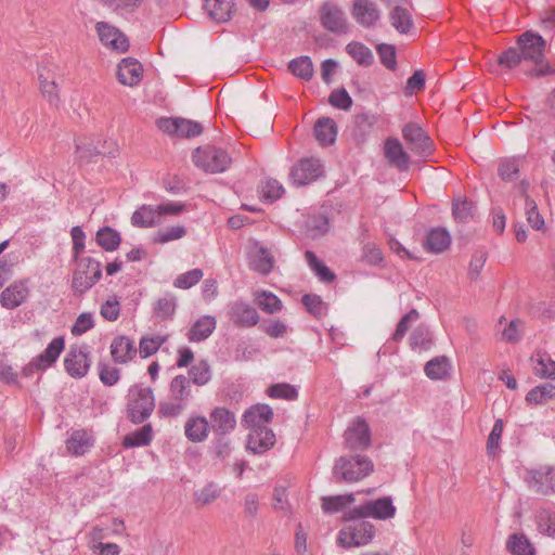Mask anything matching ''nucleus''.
<instances>
[{
	"label": "nucleus",
	"mask_w": 555,
	"mask_h": 555,
	"mask_svg": "<svg viewBox=\"0 0 555 555\" xmlns=\"http://www.w3.org/2000/svg\"><path fill=\"white\" fill-rule=\"evenodd\" d=\"M170 400L159 403L158 413L164 417L180 415L192 399L190 378L185 375H177L169 385Z\"/></svg>",
	"instance_id": "obj_1"
},
{
	"label": "nucleus",
	"mask_w": 555,
	"mask_h": 555,
	"mask_svg": "<svg viewBox=\"0 0 555 555\" xmlns=\"http://www.w3.org/2000/svg\"><path fill=\"white\" fill-rule=\"evenodd\" d=\"M374 469L370 457L362 454L340 456L333 468L337 481L356 482L369 476Z\"/></svg>",
	"instance_id": "obj_2"
},
{
	"label": "nucleus",
	"mask_w": 555,
	"mask_h": 555,
	"mask_svg": "<svg viewBox=\"0 0 555 555\" xmlns=\"http://www.w3.org/2000/svg\"><path fill=\"white\" fill-rule=\"evenodd\" d=\"M155 398L150 387L133 385L128 390V418L135 424L143 423L154 411Z\"/></svg>",
	"instance_id": "obj_3"
},
{
	"label": "nucleus",
	"mask_w": 555,
	"mask_h": 555,
	"mask_svg": "<svg viewBox=\"0 0 555 555\" xmlns=\"http://www.w3.org/2000/svg\"><path fill=\"white\" fill-rule=\"evenodd\" d=\"M196 167L209 173L225 171L231 165V157L221 147L205 145L197 147L193 153Z\"/></svg>",
	"instance_id": "obj_4"
},
{
	"label": "nucleus",
	"mask_w": 555,
	"mask_h": 555,
	"mask_svg": "<svg viewBox=\"0 0 555 555\" xmlns=\"http://www.w3.org/2000/svg\"><path fill=\"white\" fill-rule=\"evenodd\" d=\"M397 512L390 496H383L376 500H370L366 503L350 509L345 516L346 520H357L362 518H374L386 520L395 517Z\"/></svg>",
	"instance_id": "obj_5"
},
{
	"label": "nucleus",
	"mask_w": 555,
	"mask_h": 555,
	"mask_svg": "<svg viewBox=\"0 0 555 555\" xmlns=\"http://www.w3.org/2000/svg\"><path fill=\"white\" fill-rule=\"evenodd\" d=\"M102 276L100 261L85 257L78 261L73 274L72 287L75 293L83 294L90 289Z\"/></svg>",
	"instance_id": "obj_6"
},
{
	"label": "nucleus",
	"mask_w": 555,
	"mask_h": 555,
	"mask_svg": "<svg viewBox=\"0 0 555 555\" xmlns=\"http://www.w3.org/2000/svg\"><path fill=\"white\" fill-rule=\"evenodd\" d=\"M375 534L373 524L366 520L354 521L340 529L337 542L344 547L362 546L370 543Z\"/></svg>",
	"instance_id": "obj_7"
},
{
	"label": "nucleus",
	"mask_w": 555,
	"mask_h": 555,
	"mask_svg": "<svg viewBox=\"0 0 555 555\" xmlns=\"http://www.w3.org/2000/svg\"><path fill=\"white\" fill-rule=\"evenodd\" d=\"M323 175L320 159L307 157L298 160L289 171V180L294 185L304 186L317 181Z\"/></svg>",
	"instance_id": "obj_8"
},
{
	"label": "nucleus",
	"mask_w": 555,
	"mask_h": 555,
	"mask_svg": "<svg viewBox=\"0 0 555 555\" xmlns=\"http://www.w3.org/2000/svg\"><path fill=\"white\" fill-rule=\"evenodd\" d=\"M524 478L529 489L538 494L555 493V468L552 466L527 469Z\"/></svg>",
	"instance_id": "obj_9"
},
{
	"label": "nucleus",
	"mask_w": 555,
	"mask_h": 555,
	"mask_svg": "<svg viewBox=\"0 0 555 555\" xmlns=\"http://www.w3.org/2000/svg\"><path fill=\"white\" fill-rule=\"evenodd\" d=\"M157 127L164 133L179 138H194L203 132V126L199 122L181 117L159 118Z\"/></svg>",
	"instance_id": "obj_10"
},
{
	"label": "nucleus",
	"mask_w": 555,
	"mask_h": 555,
	"mask_svg": "<svg viewBox=\"0 0 555 555\" xmlns=\"http://www.w3.org/2000/svg\"><path fill=\"white\" fill-rule=\"evenodd\" d=\"M345 446L351 451H363L371 444V430L362 417L354 418L344 434Z\"/></svg>",
	"instance_id": "obj_11"
},
{
	"label": "nucleus",
	"mask_w": 555,
	"mask_h": 555,
	"mask_svg": "<svg viewBox=\"0 0 555 555\" xmlns=\"http://www.w3.org/2000/svg\"><path fill=\"white\" fill-rule=\"evenodd\" d=\"M402 135L409 149L418 157L426 158L431 154V140L418 125L413 122L405 125Z\"/></svg>",
	"instance_id": "obj_12"
},
{
	"label": "nucleus",
	"mask_w": 555,
	"mask_h": 555,
	"mask_svg": "<svg viewBox=\"0 0 555 555\" xmlns=\"http://www.w3.org/2000/svg\"><path fill=\"white\" fill-rule=\"evenodd\" d=\"M517 46L524 61H530L534 64L543 62L546 42L540 35L528 30L518 37Z\"/></svg>",
	"instance_id": "obj_13"
},
{
	"label": "nucleus",
	"mask_w": 555,
	"mask_h": 555,
	"mask_svg": "<svg viewBox=\"0 0 555 555\" xmlns=\"http://www.w3.org/2000/svg\"><path fill=\"white\" fill-rule=\"evenodd\" d=\"M321 25L334 34H345L348 30L345 12L336 3L326 1L320 8Z\"/></svg>",
	"instance_id": "obj_14"
},
{
	"label": "nucleus",
	"mask_w": 555,
	"mask_h": 555,
	"mask_svg": "<svg viewBox=\"0 0 555 555\" xmlns=\"http://www.w3.org/2000/svg\"><path fill=\"white\" fill-rule=\"evenodd\" d=\"M117 146L114 141H104L101 146L94 145L92 141H78L76 143V158L81 164H89L93 157L103 156H115Z\"/></svg>",
	"instance_id": "obj_15"
},
{
	"label": "nucleus",
	"mask_w": 555,
	"mask_h": 555,
	"mask_svg": "<svg viewBox=\"0 0 555 555\" xmlns=\"http://www.w3.org/2000/svg\"><path fill=\"white\" fill-rule=\"evenodd\" d=\"M91 365L89 352L80 347H70L65 359L64 366L66 372L75 378L83 377Z\"/></svg>",
	"instance_id": "obj_16"
},
{
	"label": "nucleus",
	"mask_w": 555,
	"mask_h": 555,
	"mask_svg": "<svg viewBox=\"0 0 555 555\" xmlns=\"http://www.w3.org/2000/svg\"><path fill=\"white\" fill-rule=\"evenodd\" d=\"M249 268L262 275H268L274 266V257L270 249L254 242L248 250Z\"/></svg>",
	"instance_id": "obj_17"
},
{
	"label": "nucleus",
	"mask_w": 555,
	"mask_h": 555,
	"mask_svg": "<svg viewBox=\"0 0 555 555\" xmlns=\"http://www.w3.org/2000/svg\"><path fill=\"white\" fill-rule=\"evenodd\" d=\"M351 14L356 22L365 28L374 27L380 18L377 4L371 0H354Z\"/></svg>",
	"instance_id": "obj_18"
},
{
	"label": "nucleus",
	"mask_w": 555,
	"mask_h": 555,
	"mask_svg": "<svg viewBox=\"0 0 555 555\" xmlns=\"http://www.w3.org/2000/svg\"><path fill=\"white\" fill-rule=\"evenodd\" d=\"M95 29L98 31L99 38L101 42L112 48L113 50L125 52L127 51L129 44L128 40L124 34H121L116 27L105 23L98 22L95 25Z\"/></svg>",
	"instance_id": "obj_19"
},
{
	"label": "nucleus",
	"mask_w": 555,
	"mask_h": 555,
	"mask_svg": "<svg viewBox=\"0 0 555 555\" xmlns=\"http://www.w3.org/2000/svg\"><path fill=\"white\" fill-rule=\"evenodd\" d=\"M273 417V410L268 404H256L245 411L242 424L247 428L259 429L268 428L266 424L270 423Z\"/></svg>",
	"instance_id": "obj_20"
},
{
	"label": "nucleus",
	"mask_w": 555,
	"mask_h": 555,
	"mask_svg": "<svg viewBox=\"0 0 555 555\" xmlns=\"http://www.w3.org/2000/svg\"><path fill=\"white\" fill-rule=\"evenodd\" d=\"M109 349L113 360L119 364H125L131 361L138 351L134 341L126 335L114 337Z\"/></svg>",
	"instance_id": "obj_21"
},
{
	"label": "nucleus",
	"mask_w": 555,
	"mask_h": 555,
	"mask_svg": "<svg viewBox=\"0 0 555 555\" xmlns=\"http://www.w3.org/2000/svg\"><path fill=\"white\" fill-rule=\"evenodd\" d=\"M230 319L238 326H254L259 321L258 312L254 307L244 301H235L230 307Z\"/></svg>",
	"instance_id": "obj_22"
},
{
	"label": "nucleus",
	"mask_w": 555,
	"mask_h": 555,
	"mask_svg": "<svg viewBox=\"0 0 555 555\" xmlns=\"http://www.w3.org/2000/svg\"><path fill=\"white\" fill-rule=\"evenodd\" d=\"M275 443V435L269 428H259L250 431L246 448L255 454H261L270 450Z\"/></svg>",
	"instance_id": "obj_23"
},
{
	"label": "nucleus",
	"mask_w": 555,
	"mask_h": 555,
	"mask_svg": "<svg viewBox=\"0 0 555 555\" xmlns=\"http://www.w3.org/2000/svg\"><path fill=\"white\" fill-rule=\"evenodd\" d=\"M212 430L218 436L229 435L236 426L235 415L225 408H216L210 413Z\"/></svg>",
	"instance_id": "obj_24"
},
{
	"label": "nucleus",
	"mask_w": 555,
	"mask_h": 555,
	"mask_svg": "<svg viewBox=\"0 0 555 555\" xmlns=\"http://www.w3.org/2000/svg\"><path fill=\"white\" fill-rule=\"evenodd\" d=\"M142 65L134 59H124L117 68V77L120 83L125 86L137 85L142 77Z\"/></svg>",
	"instance_id": "obj_25"
},
{
	"label": "nucleus",
	"mask_w": 555,
	"mask_h": 555,
	"mask_svg": "<svg viewBox=\"0 0 555 555\" xmlns=\"http://www.w3.org/2000/svg\"><path fill=\"white\" fill-rule=\"evenodd\" d=\"M384 151L390 165L397 167L401 171L409 168L410 157L398 139H387Z\"/></svg>",
	"instance_id": "obj_26"
},
{
	"label": "nucleus",
	"mask_w": 555,
	"mask_h": 555,
	"mask_svg": "<svg viewBox=\"0 0 555 555\" xmlns=\"http://www.w3.org/2000/svg\"><path fill=\"white\" fill-rule=\"evenodd\" d=\"M29 294L24 282H15L7 287L0 297L1 305L7 309H14L21 306Z\"/></svg>",
	"instance_id": "obj_27"
},
{
	"label": "nucleus",
	"mask_w": 555,
	"mask_h": 555,
	"mask_svg": "<svg viewBox=\"0 0 555 555\" xmlns=\"http://www.w3.org/2000/svg\"><path fill=\"white\" fill-rule=\"evenodd\" d=\"M233 0H205L204 9L217 23H225L233 14Z\"/></svg>",
	"instance_id": "obj_28"
},
{
	"label": "nucleus",
	"mask_w": 555,
	"mask_h": 555,
	"mask_svg": "<svg viewBox=\"0 0 555 555\" xmlns=\"http://www.w3.org/2000/svg\"><path fill=\"white\" fill-rule=\"evenodd\" d=\"M210 425L205 416H192L184 426V435L192 442H203L207 439Z\"/></svg>",
	"instance_id": "obj_29"
},
{
	"label": "nucleus",
	"mask_w": 555,
	"mask_h": 555,
	"mask_svg": "<svg viewBox=\"0 0 555 555\" xmlns=\"http://www.w3.org/2000/svg\"><path fill=\"white\" fill-rule=\"evenodd\" d=\"M217 325L216 318L212 315H204L199 318L189 330L188 338L192 343H199L207 339Z\"/></svg>",
	"instance_id": "obj_30"
},
{
	"label": "nucleus",
	"mask_w": 555,
	"mask_h": 555,
	"mask_svg": "<svg viewBox=\"0 0 555 555\" xmlns=\"http://www.w3.org/2000/svg\"><path fill=\"white\" fill-rule=\"evenodd\" d=\"M64 347L65 340L62 336L53 338L44 351L35 358L36 363L39 364V369L46 370L55 363L64 350Z\"/></svg>",
	"instance_id": "obj_31"
},
{
	"label": "nucleus",
	"mask_w": 555,
	"mask_h": 555,
	"mask_svg": "<svg viewBox=\"0 0 555 555\" xmlns=\"http://www.w3.org/2000/svg\"><path fill=\"white\" fill-rule=\"evenodd\" d=\"M93 444L91 435L83 430H75L66 441V448L73 455L85 454Z\"/></svg>",
	"instance_id": "obj_32"
},
{
	"label": "nucleus",
	"mask_w": 555,
	"mask_h": 555,
	"mask_svg": "<svg viewBox=\"0 0 555 555\" xmlns=\"http://www.w3.org/2000/svg\"><path fill=\"white\" fill-rule=\"evenodd\" d=\"M314 135L322 145H331L335 142L337 135V126L330 117L318 119L314 125Z\"/></svg>",
	"instance_id": "obj_33"
},
{
	"label": "nucleus",
	"mask_w": 555,
	"mask_h": 555,
	"mask_svg": "<svg viewBox=\"0 0 555 555\" xmlns=\"http://www.w3.org/2000/svg\"><path fill=\"white\" fill-rule=\"evenodd\" d=\"M528 183L522 181L519 184V190L525 198V212L527 216L528 223L535 230H541L544 225V219L538 210L537 203L534 199L527 195Z\"/></svg>",
	"instance_id": "obj_34"
},
{
	"label": "nucleus",
	"mask_w": 555,
	"mask_h": 555,
	"mask_svg": "<svg viewBox=\"0 0 555 555\" xmlns=\"http://www.w3.org/2000/svg\"><path fill=\"white\" fill-rule=\"evenodd\" d=\"M451 363L448 357L440 356L429 360L425 367V374L433 380L443 379L450 374Z\"/></svg>",
	"instance_id": "obj_35"
},
{
	"label": "nucleus",
	"mask_w": 555,
	"mask_h": 555,
	"mask_svg": "<svg viewBox=\"0 0 555 555\" xmlns=\"http://www.w3.org/2000/svg\"><path fill=\"white\" fill-rule=\"evenodd\" d=\"M159 221L157 208L150 205H142L131 217V223L139 228H151Z\"/></svg>",
	"instance_id": "obj_36"
},
{
	"label": "nucleus",
	"mask_w": 555,
	"mask_h": 555,
	"mask_svg": "<svg viewBox=\"0 0 555 555\" xmlns=\"http://www.w3.org/2000/svg\"><path fill=\"white\" fill-rule=\"evenodd\" d=\"M153 438V428L152 425L146 424L141 428L126 435L122 440V446L125 448H135L147 446Z\"/></svg>",
	"instance_id": "obj_37"
},
{
	"label": "nucleus",
	"mask_w": 555,
	"mask_h": 555,
	"mask_svg": "<svg viewBox=\"0 0 555 555\" xmlns=\"http://www.w3.org/2000/svg\"><path fill=\"white\" fill-rule=\"evenodd\" d=\"M255 302L262 311L269 314L280 312L283 308L280 298L269 291H257L255 293Z\"/></svg>",
	"instance_id": "obj_38"
},
{
	"label": "nucleus",
	"mask_w": 555,
	"mask_h": 555,
	"mask_svg": "<svg viewBox=\"0 0 555 555\" xmlns=\"http://www.w3.org/2000/svg\"><path fill=\"white\" fill-rule=\"evenodd\" d=\"M555 399V384L545 383L532 388L526 396L530 404L541 405Z\"/></svg>",
	"instance_id": "obj_39"
},
{
	"label": "nucleus",
	"mask_w": 555,
	"mask_h": 555,
	"mask_svg": "<svg viewBox=\"0 0 555 555\" xmlns=\"http://www.w3.org/2000/svg\"><path fill=\"white\" fill-rule=\"evenodd\" d=\"M391 25L400 33L408 34L413 27L411 13L408 9L396 5L389 14Z\"/></svg>",
	"instance_id": "obj_40"
},
{
	"label": "nucleus",
	"mask_w": 555,
	"mask_h": 555,
	"mask_svg": "<svg viewBox=\"0 0 555 555\" xmlns=\"http://www.w3.org/2000/svg\"><path fill=\"white\" fill-rule=\"evenodd\" d=\"M289 72L297 78L309 81L313 77V64L309 56L302 55L288 63Z\"/></svg>",
	"instance_id": "obj_41"
},
{
	"label": "nucleus",
	"mask_w": 555,
	"mask_h": 555,
	"mask_svg": "<svg viewBox=\"0 0 555 555\" xmlns=\"http://www.w3.org/2000/svg\"><path fill=\"white\" fill-rule=\"evenodd\" d=\"M96 243L106 251L116 250L121 242L118 231L111 227H103L96 232Z\"/></svg>",
	"instance_id": "obj_42"
},
{
	"label": "nucleus",
	"mask_w": 555,
	"mask_h": 555,
	"mask_svg": "<svg viewBox=\"0 0 555 555\" xmlns=\"http://www.w3.org/2000/svg\"><path fill=\"white\" fill-rule=\"evenodd\" d=\"M451 237L444 229L431 230L426 238V247L434 253H441L449 247Z\"/></svg>",
	"instance_id": "obj_43"
},
{
	"label": "nucleus",
	"mask_w": 555,
	"mask_h": 555,
	"mask_svg": "<svg viewBox=\"0 0 555 555\" xmlns=\"http://www.w3.org/2000/svg\"><path fill=\"white\" fill-rule=\"evenodd\" d=\"M39 85L43 98L54 107H59L60 96L59 88L55 81L49 79V75H44L43 70L39 72Z\"/></svg>",
	"instance_id": "obj_44"
},
{
	"label": "nucleus",
	"mask_w": 555,
	"mask_h": 555,
	"mask_svg": "<svg viewBox=\"0 0 555 555\" xmlns=\"http://www.w3.org/2000/svg\"><path fill=\"white\" fill-rule=\"evenodd\" d=\"M306 259L310 269L318 275V278L325 283H331L335 280V274L332 272L315 255L307 250Z\"/></svg>",
	"instance_id": "obj_45"
},
{
	"label": "nucleus",
	"mask_w": 555,
	"mask_h": 555,
	"mask_svg": "<svg viewBox=\"0 0 555 555\" xmlns=\"http://www.w3.org/2000/svg\"><path fill=\"white\" fill-rule=\"evenodd\" d=\"M221 493V489L215 482H208L203 488L194 492V501L199 506H205L215 502Z\"/></svg>",
	"instance_id": "obj_46"
},
{
	"label": "nucleus",
	"mask_w": 555,
	"mask_h": 555,
	"mask_svg": "<svg viewBox=\"0 0 555 555\" xmlns=\"http://www.w3.org/2000/svg\"><path fill=\"white\" fill-rule=\"evenodd\" d=\"M452 215L456 221L467 223L474 219V204L467 199L457 198L453 202Z\"/></svg>",
	"instance_id": "obj_47"
},
{
	"label": "nucleus",
	"mask_w": 555,
	"mask_h": 555,
	"mask_svg": "<svg viewBox=\"0 0 555 555\" xmlns=\"http://www.w3.org/2000/svg\"><path fill=\"white\" fill-rule=\"evenodd\" d=\"M346 51L360 65L369 66L373 62L374 57L371 50L360 42L348 43Z\"/></svg>",
	"instance_id": "obj_48"
},
{
	"label": "nucleus",
	"mask_w": 555,
	"mask_h": 555,
	"mask_svg": "<svg viewBox=\"0 0 555 555\" xmlns=\"http://www.w3.org/2000/svg\"><path fill=\"white\" fill-rule=\"evenodd\" d=\"M431 345V334L426 325H418L410 336L412 349L427 350Z\"/></svg>",
	"instance_id": "obj_49"
},
{
	"label": "nucleus",
	"mask_w": 555,
	"mask_h": 555,
	"mask_svg": "<svg viewBox=\"0 0 555 555\" xmlns=\"http://www.w3.org/2000/svg\"><path fill=\"white\" fill-rule=\"evenodd\" d=\"M188 377L191 383L197 386L206 385L211 379L209 364L206 361H199L190 369Z\"/></svg>",
	"instance_id": "obj_50"
},
{
	"label": "nucleus",
	"mask_w": 555,
	"mask_h": 555,
	"mask_svg": "<svg viewBox=\"0 0 555 555\" xmlns=\"http://www.w3.org/2000/svg\"><path fill=\"white\" fill-rule=\"evenodd\" d=\"M186 230L183 225H173L158 230L154 236L153 242L156 244H166L171 241H177L185 236Z\"/></svg>",
	"instance_id": "obj_51"
},
{
	"label": "nucleus",
	"mask_w": 555,
	"mask_h": 555,
	"mask_svg": "<svg viewBox=\"0 0 555 555\" xmlns=\"http://www.w3.org/2000/svg\"><path fill=\"white\" fill-rule=\"evenodd\" d=\"M354 502V494L335 495L322 499V509L325 513H334L340 511L348 504Z\"/></svg>",
	"instance_id": "obj_52"
},
{
	"label": "nucleus",
	"mask_w": 555,
	"mask_h": 555,
	"mask_svg": "<svg viewBox=\"0 0 555 555\" xmlns=\"http://www.w3.org/2000/svg\"><path fill=\"white\" fill-rule=\"evenodd\" d=\"M507 548L514 555H532L533 547L522 534H513L507 541Z\"/></svg>",
	"instance_id": "obj_53"
},
{
	"label": "nucleus",
	"mask_w": 555,
	"mask_h": 555,
	"mask_svg": "<svg viewBox=\"0 0 555 555\" xmlns=\"http://www.w3.org/2000/svg\"><path fill=\"white\" fill-rule=\"evenodd\" d=\"M204 273L201 269H193L185 273L179 274L175 281L173 285L177 288L189 289L192 286L196 285L203 278Z\"/></svg>",
	"instance_id": "obj_54"
},
{
	"label": "nucleus",
	"mask_w": 555,
	"mask_h": 555,
	"mask_svg": "<svg viewBox=\"0 0 555 555\" xmlns=\"http://www.w3.org/2000/svg\"><path fill=\"white\" fill-rule=\"evenodd\" d=\"M167 340L166 336L142 337L139 345V352L142 358L154 354L160 346Z\"/></svg>",
	"instance_id": "obj_55"
},
{
	"label": "nucleus",
	"mask_w": 555,
	"mask_h": 555,
	"mask_svg": "<svg viewBox=\"0 0 555 555\" xmlns=\"http://www.w3.org/2000/svg\"><path fill=\"white\" fill-rule=\"evenodd\" d=\"M176 310V298L173 295L166 294L159 298L155 304V313L162 319H167L173 315Z\"/></svg>",
	"instance_id": "obj_56"
},
{
	"label": "nucleus",
	"mask_w": 555,
	"mask_h": 555,
	"mask_svg": "<svg viewBox=\"0 0 555 555\" xmlns=\"http://www.w3.org/2000/svg\"><path fill=\"white\" fill-rule=\"evenodd\" d=\"M418 318L420 313L416 309H412L405 315H403L399 321L395 333L392 334V340L400 341L405 336L411 323L417 321Z\"/></svg>",
	"instance_id": "obj_57"
},
{
	"label": "nucleus",
	"mask_w": 555,
	"mask_h": 555,
	"mask_svg": "<svg viewBox=\"0 0 555 555\" xmlns=\"http://www.w3.org/2000/svg\"><path fill=\"white\" fill-rule=\"evenodd\" d=\"M534 373L542 378L555 379V361L548 356H541L535 361Z\"/></svg>",
	"instance_id": "obj_58"
},
{
	"label": "nucleus",
	"mask_w": 555,
	"mask_h": 555,
	"mask_svg": "<svg viewBox=\"0 0 555 555\" xmlns=\"http://www.w3.org/2000/svg\"><path fill=\"white\" fill-rule=\"evenodd\" d=\"M328 103L336 108L348 111L352 105V99L346 89H335L328 96Z\"/></svg>",
	"instance_id": "obj_59"
},
{
	"label": "nucleus",
	"mask_w": 555,
	"mask_h": 555,
	"mask_svg": "<svg viewBox=\"0 0 555 555\" xmlns=\"http://www.w3.org/2000/svg\"><path fill=\"white\" fill-rule=\"evenodd\" d=\"M98 369L100 380L104 385L113 386L119 380L120 372L117 367L104 362H100Z\"/></svg>",
	"instance_id": "obj_60"
},
{
	"label": "nucleus",
	"mask_w": 555,
	"mask_h": 555,
	"mask_svg": "<svg viewBox=\"0 0 555 555\" xmlns=\"http://www.w3.org/2000/svg\"><path fill=\"white\" fill-rule=\"evenodd\" d=\"M103 5L108 9L124 13L134 11L143 0H99Z\"/></svg>",
	"instance_id": "obj_61"
},
{
	"label": "nucleus",
	"mask_w": 555,
	"mask_h": 555,
	"mask_svg": "<svg viewBox=\"0 0 555 555\" xmlns=\"http://www.w3.org/2000/svg\"><path fill=\"white\" fill-rule=\"evenodd\" d=\"M284 194V188L275 179H267L262 183V195L266 199L274 202Z\"/></svg>",
	"instance_id": "obj_62"
},
{
	"label": "nucleus",
	"mask_w": 555,
	"mask_h": 555,
	"mask_svg": "<svg viewBox=\"0 0 555 555\" xmlns=\"http://www.w3.org/2000/svg\"><path fill=\"white\" fill-rule=\"evenodd\" d=\"M522 60L524 59L521 56L520 50L517 46L508 48L506 51H504L499 57V64L512 69L519 65Z\"/></svg>",
	"instance_id": "obj_63"
},
{
	"label": "nucleus",
	"mask_w": 555,
	"mask_h": 555,
	"mask_svg": "<svg viewBox=\"0 0 555 555\" xmlns=\"http://www.w3.org/2000/svg\"><path fill=\"white\" fill-rule=\"evenodd\" d=\"M100 314L107 321H116L120 314V304L116 297L107 299L100 309Z\"/></svg>",
	"instance_id": "obj_64"
}]
</instances>
